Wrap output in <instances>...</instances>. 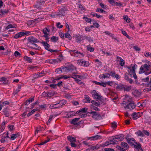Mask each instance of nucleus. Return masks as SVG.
Returning <instances> with one entry per match:
<instances>
[{
	"label": "nucleus",
	"instance_id": "obj_1",
	"mask_svg": "<svg viewBox=\"0 0 151 151\" xmlns=\"http://www.w3.org/2000/svg\"><path fill=\"white\" fill-rule=\"evenodd\" d=\"M137 65L135 64L134 66H132V67H127V68H128V74L131 76H133L134 78L136 79L137 78V77L136 74L135 73V67H137Z\"/></svg>",
	"mask_w": 151,
	"mask_h": 151
},
{
	"label": "nucleus",
	"instance_id": "obj_2",
	"mask_svg": "<svg viewBox=\"0 0 151 151\" xmlns=\"http://www.w3.org/2000/svg\"><path fill=\"white\" fill-rule=\"evenodd\" d=\"M150 63L148 62V65L147 64H145L144 65H142L140 68V70L139 72V74L144 73L145 71H148L149 70L150 67L149 65V63Z\"/></svg>",
	"mask_w": 151,
	"mask_h": 151
},
{
	"label": "nucleus",
	"instance_id": "obj_3",
	"mask_svg": "<svg viewBox=\"0 0 151 151\" xmlns=\"http://www.w3.org/2000/svg\"><path fill=\"white\" fill-rule=\"evenodd\" d=\"M77 63L79 65L86 67L88 66L89 65L88 62L86 61L83 59L78 60Z\"/></svg>",
	"mask_w": 151,
	"mask_h": 151
},
{
	"label": "nucleus",
	"instance_id": "obj_4",
	"mask_svg": "<svg viewBox=\"0 0 151 151\" xmlns=\"http://www.w3.org/2000/svg\"><path fill=\"white\" fill-rule=\"evenodd\" d=\"M92 96L95 99L101 100L102 96L96 92L95 90H93L92 92Z\"/></svg>",
	"mask_w": 151,
	"mask_h": 151
},
{
	"label": "nucleus",
	"instance_id": "obj_5",
	"mask_svg": "<svg viewBox=\"0 0 151 151\" xmlns=\"http://www.w3.org/2000/svg\"><path fill=\"white\" fill-rule=\"evenodd\" d=\"M90 114H93L92 117L96 120L99 119L101 117V115L95 111H91L90 112Z\"/></svg>",
	"mask_w": 151,
	"mask_h": 151
},
{
	"label": "nucleus",
	"instance_id": "obj_6",
	"mask_svg": "<svg viewBox=\"0 0 151 151\" xmlns=\"http://www.w3.org/2000/svg\"><path fill=\"white\" fill-rule=\"evenodd\" d=\"M28 40L29 42L32 44H34L35 43H37L39 42L37 39L33 36L29 37L28 39Z\"/></svg>",
	"mask_w": 151,
	"mask_h": 151
},
{
	"label": "nucleus",
	"instance_id": "obj_7",
	"mask_svg": "<svg viewBox=\"0 0 151 151\" xmlns=\"http://www.w3.org/2000/svg\"><path fill=\"white\" fill-rule=\"evenodd\" d=\"M71 55L73 56L78 58L83 57L84 55L83 54L78 52L77 50L75 51L74 52V53L72 54Z\"/></svg>",
	"mask_w": 151,
	"mask_h": 151
},
{
	"label": "nucleus",
	"instance_id": "obj_8",
	"mask_svg": "<svg viewBox=\"0 0 151 151\" xmlns=\"http://www.w3.org/2000/svg\"><path fill=\"white\" fill-rule=\"evenodd\" d=\"M136 105L134 102L129 103L127 106L124 107V108H127L129 109L130 110H132L134 108Z\"/></svg>",
	"mask_w": 151,
	"mask_h": 151
},
{
	"label": "nucleus",
	"instance_id": "obj_9",
	"mask_svg": "<svg viewBox=\"0 0 151 151\" xmlns=\"http://www.w3.org/2000/svg\"><path fill=\"white\" fill-rule=\"evenodd\" d=\"M63 70H65V71L67 72L70 71H72L75 70H76V68L73 65L69 66L67 67H65L64 68H63Z\"/></svg>",
	"mask_w": 151,
	"mask_h": 151
},
{
	"label": "nucleus",
	"instance_id": "obj_10",
	"mask_svg": "<svg viewBox=\"0 0 151 151\" xmlns=\"http://www.w3.org/2000/svg\"><path fill=\"white\" fill-rule=\"evenodd\" d=\"M124 138V136L123 135L120 134L114 136V139L117 140L118 141H122Z\"/></svg>",
	"mask_w": 151,
	"mask_h": 151
},
{
	"label": "nucleus",
	"instance_id": "obj_11",
	"mask_svg": "<svg viewBox=\"0 0 151 151\" xmlns=\"http://www.w3.org/2000/svg\"><path fill=\"white\" fill-rule=\"evenodd\" d=\"M76 38V41L80 43L82 40L86 38V37L83 36H77Z\"/></svg>",
	"mask_w": 151,
	"mask_h": 151
},
{
	"label": "nucleus",
	"instance_id": "obj_12",
	"mask_svg": "<svg viewBox=\"0 0 151 151\" xmlns=\"http://www.w3.org/2000/svg\"><path fill=\"white\" fill-rule=\"evenodd\" d=\"M26 34L27 33H24V32H19L15 35L14 38L15 39L18 38L23 36L26 35Z\"/></svg>",
	"mask_w": 151,
	"mask_h": 151
},
{
	"label": "nucleus",
	"instance_id": "obj_13",
	"mask_svg": "<svg viewBox=\"0 0 151 151\" xmlns=\"http://www.w3.org/2000/svg\"><path fill=\"white\" fill-rule=\"evenodd\" d=\"M126 139H127L128 143L132 146H133L135 143V140L134 138H126Z\"/></svg>",
	"mask_w": 151,
	"mask_h": 151
},
{
	"label": "nucleus",
	"instance_id": "obj_14",
	"mask_svg": "<svg viewBox=\"0 0 151 151\" xmlns=\"http://www.w3.org/2000/svg\"><path fill=\"white\" fill-rule=\"evenodd\" d=\"M110 77V74L106 73L105 74H102L99 76V78L101 79L105 78H109Z\"/></svg>",
	"mask_w": 151,
	"mask_h": 151
},
{
	"label": "nucleus",
	"instance_id": "obj_15",
	"mask_svg": "<svg viewBox=\"0 0 151 151\" xmlns=\"http://www.w3.org/2000/svg\"><path fill=\"white\" fill-rule=\"evenodd\" d=\"M41 43L42 44L43 46L45 47V48L49 51L50 49H49L50 47V45L47 43V42L43 41L41 42Z\"/></svg>",
	"mask_w": 151,
	"mask_h": 151
},
{
	"label": "nucleus",
	"instance_id": "obj_16",
	"mask_svg": "<svg viewBox=\"0 0 151 151\" xmlns=\"http://www.w3.org/2000/svg\"><path fill=\"white\" fill-rule=\"evenodd\" d=\"M68 140L71 143L73 142H76V138L72 137L71 136H68L67 137Z\"/></svg>",
	"mask_w": 151,
	"mask_h": 151
},
{
	"label": "nucleus",
	"instance_id": "obj_17",
	"mask_svg": "<svg viewBox=\"0 0 151 151\" xmlns=\"http://www.w3.org/2000/svg\"><path fill=\"white\" fill-rule=\"evenodd\" d=\"M101 137L99 135H96L88 138V139H90L91 140H96L98 139H101Z\"/></svg>",
	"mask_w": 151,
	"mask_h": 151
},
{
	"label": "nucleus",
	"instance_id": "obj_18",
	"mask_svg": "<svg viewBox=\"0 0 151 151\" xmlns=\"http://www.w3.org/2000/svg\"><path fill=\"white\" fill-rule=\"evenodd\" d=\"M111 76L113 77H115L117 79H118L119 78V75L118 74H116L115 72H110V76Z\"/></svg>",
	"mask_w": 151,
	"mask_h": 151
},
{
	"label": "nucleus",
	"instance_id": "obj_19",
	"mask_svg": "<svg viewBox=\"0 0 151 151\" xmlns=\"http://www.w3.org/2000/svg\"><path fill=\"white\" fill-rule=\"evenodd\" d=\"M115 85L117 86L116 87V89L118 90H121L123 89L124 87V86L122 84H118L117 83H115Z\"/></svg>",
	"mask_w": 151,
	"mask_h": 151
},
{
	"label": "nucleus",
	"instance_id": "obj_20",
	"mask_svg": "<svg viewBox=\"0 0 151 151\" xmlns=\"http://www.w3.org/2000/svg\"><path fill=\"white\" fill-rule=\"evenodd\" d=\"M80 118H76L73 119L71 122V123L72 124L74 125H76L77 124V122L78 121Z\"/></svg>",
	"mask_w": 151,
	"mask_h": 151
},
{
	"label": "nucleus",
	"instance_id": "obj_21",
	"mask_svg": "<svg viewBox=\"0 0 151 151\" xmlns=\"http://www.w3.org/2000/svg\"><path fill=\"white\" fill-rule=\"evenodd\" d=\"M139 113H136L135 112H134L132 114V117L133 119H136L139 117L138 114Z\"/></svg>",
	"mask_w": 151,
	"mask_h": 151
},
{
	"label": "nucleus",
	"instance_id": "obj_22",
	"mask_svg": "<svg viewBox=\"0 0 151 151\" xmlns=\"http://www.w3.org/2000/svg\"><path fill=\"white\" fill-rule=\"evenodd\" d=\"M121 145L122 147L125 148L126 149L128 148L129 146L127 144L124 142H122L121 143Z\"/></svg>",
	"mask_w": 151,
	"mask_h": 151
},
{
	"label": "nucleus",
	"instance_id": "obj_23",
	"mask_svg": "<svg viewBox=\"0 0 151 151\" xmlns=\"http://www.w3.org/2000/svg\"><path fill=\"white\" fill-rule=\"evenodd\" d=\"M93 82L97 85H99L100 86H103L104 87H105L106 86V83H100L95 81H93Z\"/></svg>",
	"mask_w": 151,
	"mask_h": 151
},
{
	"label": "nucleus",
	"instance_id": "obj_24",
	"mask_svg": "<svg viewBox=\"0 0 151 151\" xmlns=\"http://www.w3.org/2000/svg\"><path fill=\"white\" fill-rule=\"evenodd\" d=\"M20 135V134L17 133L15 134H12L11 137L10 138V139L12 140H14L17 137H18Z\"/></svg>",
	"mask_w": 151,
	"mask_h": 151
},
{
	"label": "nucleus",
	"instance_id": "obj_25",
	"mask_svg": "<svg viewBox=\"0 0 151 151\" xmlns=\"http://www.w3.org/2000/svg\"><path fill=\"white\" fill-rule=\"evenodd\" d=\"M65 71V70L63 69V68H62V69L60 68H57L55 70V72L56 73H61L62 72H63Z\"/></svg>",
	"mask_w": 151,
	"mask_h": 151
},
{
	"label": "nucleus",
	"instance_id": "obj_26",
	"mask_svg": "<svg viewBox=\"0 0 151 151\" xmlns=\"http://www.w3.org/2000/svg\"><path fill=\"white\" fill-rule=\"evenodd\" d=\"M136 133L137 134L138 136L143 137L144 136L143 131L142 132L140 130H138L136 132Z\"/></svg>",
	"mask_w": 151,
	"mask_h": 151
},
{
	"label": "nucleus",
	"instance_id": "obj_27",
	"mask_svg": "<svg viewBox=\"0 0 151 151\" xmlns=\"http://www.w3.org/2000/svg\"><path fill=\"white\" fill-rule=\"evenodd\" d=\"M48 93V96L51 97L53 96L55 94H56L55 92V91H49Z\"/></svg>",
	"mask_w": 151,
	"mask_h": 151
},
{
	"label": "nucleus",
	"instance_id": "obj_28",
	"mask_svg": "<svg viewBox=\"0 0 151 151\" xmlns=\"http://www.w3.org/2000/svg\"><path fill=\"white\" fill-rule=\"evenodd\" d=\"M91 15H92L93 17H96L97 18H99L102 17V16L100 15H99L98 14L94 13L91 12Z\"/></svg>",
	"mask_w": 151,
	"mask_h": 151
},
{
	"label": "nucleus",
	"instance_id": "obj_29",
	"mask_svg": "<svg viewBox=\"0 0 151 151\" xmlns=\"http://www.w3.org/2000/svg\"><path fill=\"white\" fill-rule=\"evenodd\" d=\"M124 91H128L131 90V86H124Z\"/></svg>",
	"mask_w": 151,
	"mask_h": 151
},
{
	"label": "nucleus",
	"instance_id": "obj_30",
	"mask_svg": "<svg viewBox=\"0 0 151 151\" xmlns=\"http://www.w3.org/2000/svg\"><path fill=\"white\" fill-rule=\"evenodd\" d=\"M134 147L135 148L139 149L141 147L140 144L139 143H137V142H135V144L133 145Z\"/></svg>",
	"mask_w": 151,
	"mask_h": 151
},
{
	"label": "nucleus",
	"instance_id": "obj_31",
	"mask_svg": "<svg viewBox=\"0 0 151 151\" xmlns=\"http://www.w3.org/2000/svg\"><path fill=\"white\" fill-rule=\"evenodd\" d=\"M118 142V141L117 140H116L115 139H114L113 138L112 139V140L110 141V144H113L114 145L115 144H117V142Z\"/></svg>",
	"mask_w": 151,
	"mask_h": 151
},
{
	"label": "nucleus",
	"instance_id": "obj_32",
	"mask_svg": "<svg viewBox=\"0 0 151 151\" xmlns=\"http://www.w3.org/2000/svg\"><path fill=\"white\" fill-rule=\"evenodd\" d=\"M84 98L86 101V102H88L89 103L90 102L91 99L88 95H85L84 96Z\"/></svg>",
	"mask_w": 151,
	"mask_h": 151
},
{
	"label": "nucleus",
	"instance_id": "obj_33",
	"mask_svg": "<svg viewBox=\"0 0 151 151\" xmlns=\"http://www.w3.org/2000/svg\"><path fill=\"white\" fill-rule=\"evenodd\" d=\"M6 110V108L5 109H4L3 111L2 112L4 113V114L6 115V117H8L9 116V113L8 111H7Z\"/></svg>",
	"mask_w": 151,
	"mask_h": 151
},
{
	"label": "nucleus",
	"instance_id": "obj_34",
	"mask_svg": "<svg viewBox=\"0 0 151 151\" xmlns=\"http://www.w3.org/2000/svg\"><path fill=\"white\" fill-rule=\"evenodd\" d=\"M98 149V148L96 146H93L91 147L90 148L88 149L87 150H89L90 151H92L93 150H96Z\"/></svg>",
	"mask_w": 151,
	"mask_h": 151
},
{
	"label": "nucleus",
	"instance_id": "obj_35",
	"mask_svg": "<svg viewBox=\"0 0 151 151\" xmlns=\"http://www.w3.org/2000/svg\"><path fill=\"white\" fill-rule=\"evenodd\" d=\"M58 37L53 36L51 37V40L52 42H56L58 40Z\"/></svg>",
	"mask_w": 151,
	"mask_h": 151
},
{
	"label": "nucleus",
	"instance_id": "obj_36",
	"mask_svg": "<svg viewBox=\"0 0 151 151\" xmlns=\"http://www.w3.org/2000/svg\"><path fill=\"white\" fill-rule=\"evenodd\" d=\"M65 37L66 38H68V39L70 40L72 39V37L70 35L69 33H67L65 34Z\"/></svg>",
	"mask_w": 151,
	"mask_h": 151
},
{
	"label": "nucleus",
	"instance_id": "obj_37",
	"mask_svg": "<svg viewBox=\"0 0 151 151\" xmlns=\"http://www.w3.org/2000/svg\"><path fill=\"white\" fill-rule=\"evenodd\" d=\"M47 31L49 32H50V30L47 29V28H45L43 30V33L44 34H48Z\"/></svg>",
	"mask_w": 151,
	"mask_h": 151
},
{
	"label": "nucleus",
	"instance_id": "obj_38",
	"mask_svg": "<svg viewBox=\"0 0 151 151\" xmlns=\"http://www.w3.org/2000/svg\"><path fill=\"white\" fill-rule=\"evenodd\" d=\"M87 110V108H83L80 110L79 111L78 113H80L81 112H82L83 113L86 112Z\"/></svg>",
	"mask_w": 151,
	"mask_h": 151
},
{
	"label": "nucleus",
	"instance_id": "obj_39",
	"mask_svg": "<svg viewBox=\"0 0 151 151\" xmlns=\"http://www.w3.org/2000/svg\"><path fill=\"white\" fill-rule=\"evenodd\" d=\"M119 65L121 66H123L125 64L124 60L123 59H121L119 60Z\"/></svg>",
	"mask_w": 151,
	"mask_h": 151
},
{
	"label": "nucleus",
	"instance_id": "obj_40",
	"mask_svg": "<svg viewBox=\"0 0 151 151\" xmlns=\"http://www.w3.org/2000/svg\"><path fill=\"white\" fill-rule=\"evenodd\" d=\"M83 19L85 20L88 22H90L91 20V19L90 18H88L87 17H84Z\"/></svg>",
	"mask_w": 151,
	"mask_h": 151
},
{
	"label": "nucleus",
	"instance_id": "obj_41",
	"mask_svg": "<svg viewBox=\"0 0 151 151\" xmlns=\"http://www.w3.org/2000/svg\"><path fill=\"white\" fill-rule=\"evenodd\" d=\"M32 44L34 45V47H31V48H34V49H36V50L39 49L40 47L38 46L35 43H34V44Z\"/></svg>",
	"mask_w": 151,
	"mask_h": 151
},
{
	"label": "nucleus",
	"instance_id": "obj_42",
	"mask_svg": "<svg viewBox=\"0 0 151 151\" xmlns=\"http://www.w3.org/2000/svg\"><path fill=\"white\" fill-rule=\"evenodd\" d=\"M5 127V123L4 122L2 123L1 127V131L4 129V128Z\"/></svg>",
	"mask_w": 151,
	"mask_h": 151
},
{
	"label": "nucleus",
	"instance_id": "obj_43",
	"mask_svg": "<svg viewBox=\"0 0 151 151\" xmlns=\"http://www.w3.org/2000/svg\"><path fill=\"white\" fill-rule=\"evenodd\" d=\"M96 12H100V13H103V12H105L103 9H101L98 8L96 9Z\"/></svg>",
	"mask_w": 151,
	"mask_h": 151
},
{
	"label": "nucleus",
	"instance_id": "obj_44",
	"mask_svg": "<svg viewBox=\"0 0 151 151\" xmlns=\"http://www.w3.org/2000/svg\"><path fill=\"white\" fill-rule=\"evenodd\" d=\"M143 132L144 134H145L147 136H148L150 135L149 132L146 130H143Z\"/></svg>",
	"mask_w": 151,
	"mask_h": 151
},
{
	"label": "nucleus",
	"instance_id": "obj_45",
	"mask_svg": "<svg viewBox=\"0 0 151 151\" xmlns=\"http://www.w3.org/2000/svg\"><path fill=\"white\" fill-rule=\"evenodd\" d=\"M116 147L120 151H125V150L124 149L121 148L119 146H117Z\"/></svg>",
	"mask_w": 151,
	"mask_h": 151
},
{
	"label": "nucleus",
	"instance_id": "obj_46",
	"mask_svg": "<svg viewBox=\"0 0 151 151\" xmlns=\"http://www.w3.org/2000/svg\"><path fill=\"white\" fill-rule=\"evenodd\" d=\"M50 140V139H48L47 140L45 141L44 142H42L41 143L39 144H37V145H44L45 144L47 143V142H49Z\"/></svg>",
	"mask_w": 151,
	"mask_h": 151
},
{
	"label": "nucleus",
	"instance_id": "obj_47",
	"mask_svg": "<svg viewBox=\"0 0 151 151\" xmlns=\"http://www.w3.org/2000/svg\"><path fill=\"white\" fill-rule=\"evenodd\" d=\"M87 50L90 52H92L94 51V49L91 47L88 46Z\"/></svg>",
	"mask_w": 151,
	"mask_h": 151
},
{
	"label": "nucleus",
	"instance_id": "obj_48",
	"mask_svg": "<svg viewBox=\"0 0 151 151\" xmlns=\"http://www.w3.org/2000/svg\"><path fill=\"white\" fill-rule=\"evenodd\" d=\"M53 61L54 62V64H56L57 63H60V60L59 59H54L53 60Z\"/></svg>",
	"mask_w": 151,
	"mask_h": 151
},
{
	"label": "nucleus",
	"instance_id": "obj_49",
	"mask_svg": "<svg viewBox=\"0 0 151 151\" xmlns=\"http://www.w3.org/2000/svg\"><path fill=\"white\" fill-rule=\"evenodd\" d=\"M53 117V116L52 115H50V116L49 119L48 121L47 122V124L48 125L50 123V122L51 121L52 118Z\"/></svg>",
	"mask_w": 151,
	"mask_h": 151
},
{
	"label": "nucleus",
	"instance_id": "obj_50",
	"mask_svg": "<svg viewBox=\"0 0 151 151\" xmlns=\"http://www.w3.org/2000/svg\"><path fill=\"white\" fill-rule=\"evenodd\" d=\"M124 79H125L127 81L129 80V78L128 76H127V73H126L124 75Z\"/></svg>",
	"mask_w": 151,
	"mask_h": 151
},
{
	"label": "nucleus",
	"instance_id": "obj_51",
	"mask_svg": "<svg viewBox=\"0 0 151 151\" xmlns=\"http://www.w3.org/2000/svg\"><path fill=\"white\" fill-rule=\"evenodd\" d=\"M14 55L16 57L20 56V54L18 51H16L15 52Z\"/></svg>",
	"mask_w": 151,
	"mask_h": 151
},
{
	"label": "nucleus",
	"instance_id": "obj_52",
	"mask_svg": "<svg viewBox=\"0 0 151 151\" xmlns=\"http://www.w3.org/2000/svg\"><path fill=\"white\" fill-rule=\"evenodd\" d=\"M57 105V104H55L53 105H51L50 106V109H55L58 108V107H55V106H56Z\"/></svg>",
	"mask_w": 151,
	"mask_h": 151
},
{
	"label": "nucleus",
	"instance_id": "obj_53",
	"mask_svg": "<svg viewBox=\"0 0 151 151\" xmlns=\"http://www.w3.org/2000/svg\"><path fill=\"white\" fill-rule=\"evenodd\" d=\"M24 59L29 62H32L31 59L30 58L28 57L27 56L24 57Z\"/></svg>",
	"mask_w": 151,
	"mask_h": 151
},
{
	"label": "nucleus",
	"instance_id": "obj_54",
	"mask_svg": "<svg viewBox=\"0 0 151 151\" xmlns=\"http://www.w3.org/2000/svg\"><path fill=\"white\" fill-rule=\"evenodd\" d=\"M41 21V20L39 18H38L37 19H35L31 21V22H39L40 21Z\"/></svg>",
	"mask_w": 151,
	"mask_h": 151
},
{
	"label": "nucleus",
	"instance_id": "obj_55",
	"mask_svg": "<svg viewBox=\"0 0 151 151\" xmlns=\"http://www.w3.org/2000/svg\"><path fill=\"white\" fill-rule=\"evenodd\" d=\"M104 150L105 151H114L113 149L109 148H105Z\"/></svg>",
	"mask_w": 151,
	"mask_h": 151
},
{
	"label": "nucleus",
	"instance_id": "obj_56",
	"mask_svg": "<svg viewBox=\"0 0 151 151\" xmlns=\"http://www.w3.org/2000/svg\"><path fill=\"white\" fill-rule=\"evenodd\" d=\"M74 77H75V78H78L81 79H82L83 77L81 75H74Z\"/></svg>",
	"mask_w": 151,
	"mask_h": 151
},
{
	"label": "nucleus",
	"instance_id": "obj_57",
	"mask_svg": "<svg viewBox=\"0 0 151 151\" xmlns=\"http://www.w3.org/2000/svg\"><path fill=\"white\" fill-rule=\"evenodd\" d=\"M133 48L135 49V50L137 51H140L141 50V49L139 47H138L137 46H134L133 47Z\"/></svg>",
	"mask_w": 151,
	"mask_h": 151
},
{
	"label": "nucleus",
	"instance_id": "obj_58",
	"mask_svg": "<svg viewBox=\"0 0 151 151\" xmlns=\"http://www.w3.org/2000/svg\"><path fill=\"white\" fill-rule=\"evenodd\" d=\"M100 5L101 6V7L103 9H106V8L107 7V6L106 5H104V4H103L102 3H100Z\"/></svg>",
	"mask_w": 151,
	"mask_h": 151
},
{
	"label": "nucleus",
	"instance_id": "obj_59",
	"mask_svg": "<svg viewBox=\"0 0 151 151\" xmlns=\"http://www.w3.org/2000/svg\"><path fill=\"white\" fill-rule=\"evenodd\" d=\"M1 104L3 106H4L5 105H8L9 104V102L7 101H5L4 102H3L2 104Z\"/></svg>",
	"mask_w": 151,
	"mask_h": 151
},
{
	"label": "nucleus",
	"instance_id": "obj_60",
	"mask_svg": "<svg viewBox=\"0 0 151 151\" xmlns=\"http://www.w3.org/2000/svg\"><path fill=\"white\" fill-rule=\"evenodd\" d=\"M117 126V124L115 122H114L112 123V127L114 128L116 127Z\"/></svg>",
	"mask_w": 151,
	"mask_h": 151
},
{
	"label": "nucleus",
	"instance_id": "obj_61",
	"mask_svg": "<svg viewBox=\"0 0 151 151\" xmlns=\"http://www.w3.org/2000/svg\"><path fill=\"white\" fill-rule=\"evenodd\" d=\"M141 80L143 82H147L149 81V77H147L146 78L142 79Z\"/></svg>",
	"mask_w": 151,
	"mask_h": 151
},
{
	"label": "nucleus",
	"instance_id": "obj_62",
	"mask_svg": "<svg viewBox=\"0 0 151 151\" xmlns=\"http://www.w3.org/2000/svg\"><path fill=\"white\" fill-rule=\"evenodd\" d=\"M7 80V79L5 77H2L0 78V81L1 82L6 81Z\"/></svg>",
	"mask_w": 151,
	"mask_h": 151
},
{
	"label": "nucleus",
	"instance_id": "obj_63",
	"mask_svg": "<svg viewBox=\"0 0 151 151\" xmlns=\"http://www.w3.org/2000/svg\"><path fill=\"white\" fill-rule=\"evenodd\" d=\"M60 22H58L57 23L56 26L58 28H62L63 27V26L62 25H60Z\"/></svg>",
	"mask_w": 151,
	"mask_h": 151
},
{
	"label": "nucleus",
	"instance_id": "obj_64",
	"mask_svg": "<svg viewBox=\"0 0 151 151\" xmlns=\"http://www.w3.org/2000/svg\"><path fill=\"white\" fill-rule=\"evenodd\" d=\"M93 25H94V27H96V28H98L99 26L98 23L97 22L93 23Z\"/></svg>",
	"mask_w": 151,
	"mask_h": 151
}]
</instances>
